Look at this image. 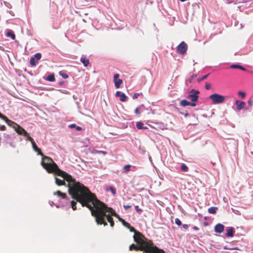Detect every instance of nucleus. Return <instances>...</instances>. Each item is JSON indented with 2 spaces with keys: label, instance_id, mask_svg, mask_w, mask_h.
<instances>
[{
  "label": "nucleus",
  "instance_id": "f257e3e1",
  "mask_svg": "<svg viewBox=\"0 0 253 253\" xmlns=\"http://www.w3.org/2000/svg\"><path fill=\"white\" fill-rule=\"evenodd\" d=\"M83 194L78 192V194L81 197V200H76L80 203L83 207H86L90 210L92 216L95 217L96 222L98 224H103L104 226L107 225L105 221V218L106 217L107 221L110 223V226L112 227L114 226V222L113 218L109 214H106L107 212H110L112 215L118 216L115 211L107 207L106 205L97 199L95 194L91 193L90 190L85 186L83 188Z\"/></svg>",
  "mask_w": 253,
  "mask_h": 253
},
{
  "label": "nucleus",
  "instance_id": "f03ea898",
  "mask_svg": "<svg viewBox=\"0 0 253 253\" xmlns=\"http://www.w3.org/2000/svg\"><path fill=\"white\" fill-rule=\"evenodd\" d=\"M41 164L42 167L49 173H54L56 175L60 176L64 178L68 182L69 194L72 198L76 200H81V197L78 194V192L83 194V188L84 185L79 182L76 181L75 179L67 173L66 172L60 169L57 165L55 163L53 160L43 154Z\"/></svg>",
  "mask_w": 253,
  "mask_h": 253
},
{
  "label": "nucleus",
  "instance_id": "7ed1b4c3",
  "mask_svg": "<svg viewBox=\"0 0 253 253\" xmlns=\"http://www.w3.org/2000/svg\"><path fill=\"white\" fill-rule=\"evenodd\" d=\"M141 240L136 242L138 245L132 244L130 245L129 250L135 251H143L145 253H164V251L154 246L153 242L146 238H141Z\"/></svg>",
  "mask_w": 253,
  "mask_h": 253
},
{
  "label": "nucleus",
  "instance_id": "20e7f679",
  "mask_svg": "<svg viewBox=\"0 0 253 253\" xmlns=\"http://www.w3.org/2000/svg\"><path fill=\"white\" fill-rule=\"evenodd\" d=\"M213 104H220L224 102L225 97L222 95L214 93L209 96Z\"/></svg>",
  "mask_w": 253,
  "mask_h": 253
},
{
  "label": "nucleus",
  "instance_id": "39448f33",
  "mask_svg": "<svg viewBox=\"0 0 253 253\" xmlns=\"http://www.w3.org/2000/svg\"><path fill=\"white\" fill-rule=\"evenodd\" d=\"M126 227L129 229L130 232L134 233V235L133 237L135 242H138V241L141 240V238L144 239V237H145L142 234L136 231L135 228L131 226L129 224H128V226H127Z\"/></svg>",
  "mask_w": 253,
  "mask_h": 253
},
{
  "label": "nucleus",
  "instance_id": "423d86ee",
  "mask_svg": "<svg viewBox=\"0 0 253 253\" xmlns=\"http://www.w3.org/2000/svg\"><path fill=\"white\" fill-rule=\"evenodd\" d=\"M199 93H200L199 91L192 89L190 91V94L188 95L187 98H188L191 100V101H192L191 103H196V102H197L198 100V98H199L198 94Z\"/></svg>",
  "mask_w": 253,
  "mask_h": 253
},
{
  "label": "nucleus",
  "instance_id": "0eeeda50",
  "mask_svg": "<svg viewBox=\"0 0 253 253\" xmlns=\"http://www.w3.org/2000/svg\"><path fill=\"white\" fill-rule=\"evenodd\" d=\"M187 50V45L184 42H182L177 47V51L178 53L183 54L185 53Z\"/></svg>",
  "mask_w": 253,
  "mask_h": 253
},
{
  "label": "nucleus",
  "instance_id": "6e6552de",
  "mask_svg": "<svg viewBox=\"0 0 253 253\" xmlns=\"http://www.w3.org/2000/svg\"><path fill=\"white\" fill-rule=\"evenodd\" d=\"M120 75L119 74H116L114 76V82L116 88H118L120 87L121 84L123 83V80L119 79Z\"/></svg>",
  "mask_w": 253,
  "mask_h": 253
},
{
  "label": "nucleus",
  "instance_id": "1a4fd4ad",
  "mask_svg": "<svg viewBox=\"0 0 253 253\" xmlns=\"http://www.w3.org/2000/svg\"><path fill=\"white\" fill-rule=\"evenodd\" d=\"M15 129L17 133L20 135H23L24 136H27L28 135V132L18 125H16V127L15 128Z\"/></svg>",
  "mask_w": 253,
  "mask_h": 253
},
{
  "label": "nucleus",
  "instance_id": "9d476101",
  "mask_svg": "<svg viewBox=\"0 0 253 253\" xmlns=\"http://www.w3.org/2000/svg\"><path fill=\"white\" fill-rule=\"evenodd\" d=\"M116 96L117 97H120V100L122 102H125L127 99V96L124 93L120 91H117L116 93Z\"/></svg>",
  "mask_w": 253,
  "mask_h": 253
},
{
  "label": "nucleus",
  "instance_id": "9b49d317",
  "mask_svg": "<svg viewBox=\"0 0 253 253\" xmlns=\"http://www.w3.org/2000/svg\"><path fill=\"white\" fill-rule=\"evenodd\" d=\"M180 106L182 107H186L187 106H191L193 107H195L196 105V104L195 103H191L190 102L188 101L186 99H183L180 102Z\"/></svg>",
  "mask_w": 253,
  "mask_h": 253
},
{
  "label": "nucleus",
  "instance_id": "f8f14e48",
  "mask_svg": "<svg viewBox=\"0 0 253 253\" xmlns=\"http://www.w3.org/2000/svg\"><path fill=\"white\" fill-rule=\"evenodd\" d=\"M224 226L220 223L216 224L214 227V231L216 233H221L224 231Z\"/></svg>",
  "mask_w": 253,
  "mask_h": 253
},
{
  "label": "nucleus",
  "instance_id": "ddd939ff",
  "mask_svg": "<svg viewBox=\"0 0 253 253\" xmlns=\"http://www.w3.org/2000/svg\"><path fill=\"white\" fill-rule=\"evenodd\" d=\"M55 183L58 186H62V185H65L66 186V184L65 182L64 181V180H66L64 178V180L60 179L56 177H55ZM68 185V184H67ZM67 186L69 188L68 185Z\"/></svg>",
  "mask_w": 253,
  "mask_h": 253
},
{
  "label": "nucleus",
  "instance_id": "4468645a",
  "mask_svg": "<svg viewBox=\"0 0 253 253\" xmlns=\"http://www.w3.org/2000/svg\"><path fill=\"white\" fill-rule=\"evenodd\" d=\"M32 145L33 149L35 151L37 152L38 155H39L41 156H43V154L41 151V150L39 148H38V147L37 146V145H36L35 142Z\"/></svg>",
  "mask_w": 253,
  "mask_h": 253
},
{
  "label": "nucleus",
  "instance_id": "2eb2a0df",
  "mask_svg": "<svg viewBox=\"0 0 253 253\" xmlns=\"http://www.w3.org/2000/svg\"><path fill=\"white\" fill-rule=\"evenodd\" d=\"M234 231L233 228L229 227L227 230V233L226 234V236H227L228 237H232L234 236Z\"/></svg>",
  "mask_w": 253,
  "mask_h": 253
},
{
  "label": "nucleus",
  "instance_id": "dca6fc26",
  "mask_svg": "<svg viewBox=\"0 0 253 253\" xmlns=\"http://www.w3.org/2000/svg\"><path fill=\"white\" fill-rule=\"evenodd\" d=\"M54 195H57L58 196L61 197L62 199H66L67 198V195L66 193H62L60 191H57L54 193Z\"/></svg>",
  "mask_w": 253,
  "mask_h": 253
},
{
  "label": "nucleus",
  "instance_id": "f3484780",
  "mask_svg": "<svg viewBox=\"0 0 253 253\" xmlns=\"http://www.w3.org/2000/svg\"><path fill=\"white\" fill-rule=\"evenodd\" d=\"M81 62L84 64V67H87L89 64V59L85 58V57H81Z\"/></svg>",
  "mask_w": 253,
  "mask_h": 253
},
{
  "label": "nucleus",
  "instance_id": "a211bd4d",
  "mask_svg": "<svg viewBox=\"0 0 253 253\" xmlns=\"http://www.w3.org/2000/svg\"><path fill=\"white\" fill-rule=\"evenodd\" d=\"M236 104L237 105V109L241 110L244 107L245 103L243 101H236Z\"/></svg>",
  "mask_w": 253,
  "mask_h": 253
},
{
  "label": "nucleus",
  "instance_id": "6ab92c4d",
  "mask_svg": "<svg viewBox=\"0 0 253 253\" xmlns=\"http://www.w3.org/2000/svg\"><path fill=\"white\" fill-rule=\"evenodd\" d=\"M136 127L138 129H147V127L146 126H144V124L143 123L141 122H137L136 123Z\"/></svg>",
  "mask_w": 253,
  "mask_h": 253
},
{
  "label": "nucleus",
  "instance_id": "aec40b11",
  "mask_svg": "<svg viewBox=\"0 0 253 253\" xmlns=\"http://www.w3.org/2000/svg\"><path fill=\"white\" fill-rule=\"evenodd\" d=\"M218 208L215 207H212L208 209V212L210 213L214 214L216 212Z\"/></svg>",
  "mask_w": 253,
  "mask_h": 253
},
{
  "label": "nucleus",
  "instance_id": "412c9836",
  "mask_svg": "<svg viewBox=\"0 0 253 253\" xmlns=\"http://www.w3.org/2000/svg\"><path fill=\"white\" fill-rule=\"evenodd\" d=\"M231 68L233 69H240L243 71H246V69L243 67L242 66L236 65V64H233L231 66Z\"/></svg>",
  "mask_w": 253,
  "mask_h": 253
},
{
  "label": "nucleus",
  "instance_id": "4be33fe9",
  "mask_svg": "<svg viewBox=\"0 0 253 253\" xmlns=\"http://www.w3.org/2000/svg\"><path fill=\"white\" fill-rule=\"evenodd\" d=\"M46 80L49 81V82H54L55 80V78L54 77V75L53 74H50L48 75L46 79Z\"/></svg>",
  "mask_w": 253,
  "mask_h": 253
},
{
  "label": "nucleus",
  "instance_id": "5701e85b",
  "mask_svg": "<svg viewBox=\"0 0 253 253\" xmlns=\"http://www.w3.org/2000/svg\"><path fill=\"white\" fill-rule=\"evenodd\" d=\"M117 217L118 218L119 220L122 223L124 226L125 227L128 226L129 223L126 222L124 219L120 217L119 215L117 216Z\"/></svg>",
  "mask_w": 253,
  "mask_h": 253
},
{
  "label": "nucleus",
  "instance_id": "b1692460",
  "mask_svg": "<svg viewBox=\"0 0 253 253\" xmlns=\"http://www.w3.org/2000/svg\"><path fill=\"white\" fill-rule=\"evenodd\" d=\"M6 36L7 37H11L12 40H14L15 39V35L12 32L9 31L7 32Z\"/></svg>",
  "mask_w": 253,
  "mask_h": 253
},
{
  "label": "nucleus",
  "instance_id": "393cba45",
  "mask_svg": "<svg viewBox=\"0 0 253 253\" xmlns=\"http://www.w3.org/2000/svg\"><path fill=\"white\" fill-rule=\"evenodd\" d=\"M38 61L37 60H36L35 59V58H34V57H32L30 59V64L32 66H34L36 65Z\"/></svg>",
  "mask_w": 253,
  "mask_h": 253
},
{
  "label": "nucleus",
  "instance_id": "a878e982",
  "mask_svg": "<svg viewBox=\"0 0 253 253\" xmlns=\"http://www.w3.org/2000/svg\"><path fill=\"white\" fill-rule=\"evenodd\" d=\"M181 169L183 171L186 172L188 170V168L185 164H182L181 166Z\"/></svg>",
  "mask_w": 253,
  "mask_h": 253
},
{
  "label": "nucleus",
  "instance_id": "bb28decb",
  "mask_svg": "<svg viewBox=\"0 0 253 253\" xmlns=\"http://www.w3.org/2000/svg\"><path fill=\"white\" fill-rule=\"evenodd\" d=\"M59 74L61 76H62L64 79H67L68 78V75L64 73L63 71H60L59 72Z\"/></svg>",
  "mask_w": 253,
  "mask_h": 253
},
{
  "label": "nucleus",
  "instance_id": "cd10ccee",
  "mask_svg": "<svg viewBox=\"0 0 253 253\" xmlns=\"http://www.w3.org/2000/svg\"><path fill=\"white\" fill-rule=\"evenodd\" d=\"M76 204H77L76 202H75L74 201H72L71 202V207H72V209L74 211H75L77 209Z\"/></svg>",
  "mask_w": 253,
  "mask_h": 253
},
{
  "label": "nucleus",
  "instance_id": "c85d7f7f",
  "mask_svg": "<svg viewBox=\"0 0 253 253\" xmlns=\"http://www.w3.org/2000/svg\"><path fill=\"white\" fill-rule=\"evenodd\" d=\"M110 190L114 195H115L116 194V190L114 188V187L110 186L109 188L107 189V190Z\"/></svg>",
  "mask_w": 253,
  "mask_h": 253
},
{
  "label": "nucleus",
  "instance_id": "c756f323",
  "mask_svg": "<svg viewBox=\"0 0 253 253\" xmlns=\"http://www.w3.org/2000/svg\"><path fill=\"white\" fill-rule=\"evenodd\" d=\"M25 137H27V140H29L32 144H33V143H34L35 142L34 141V139H33V138H32L30 135L28 133V135L27 136H25Z\"/></svg>",
  "mask_w": 253,
  "mask_h": 253
},
{
  "label": "nucleus",
  "instance_id": "7c9ffc66",
  "mask_svg": "<svg viewBox=\"0 0 253 253\" xmlns=\"http://www.w3.org/2000/svg\"><path fill=\"white\" fill-rule=\"evenodd\" d=\"M41 57H42L41 54L40 53H37L35 54L34 58H35V59L36 60H37V61H38L41 58Z\"/></svg>",
  "mask_w": 253,
  "mask_h": 253
},
{
  "label": "nucleus",
  "instance_id": "2f4dec72",
  "mask_svg": "<svg viewBox=\"0 0 253 253\" xmlns=\"http://www.w3.org/2000/svg\"><path fill=\"white\" fill-rule=\"evenodd\" d=\"M5 122L9 126H11L12 124H15V125H17L16 123H15L14 122H12V121L9 120L8 119V121L5 120Z\"/></svg>",
  "mask_w": 253,
  "mask_h": 253
},
{
  "label": "nucleus",
  "instance_id": "473e14b6",
  "mask_svg": "<svg viewBox=\"0 0 253 253\" xmlns=\"http://www.w3.org/2000/svg\"><path fill=\"white\" fill-rule=\"evenodd\" d=\"M209 74L206 75H205V76H203L201 78H199V79H198V80H198V82H200L201 81H203V80H204L206 79L208 77V76H209Z\"/></svg>",
  "mask_w": 253,
  "mask_h": 253
},
{
  "label": "nucleus",
  "instance_id": "72a5a7b5",
  "mask_svg": "<svg viewBox=\"0 0 253 253\" xmlns=\"http://www.w3.org/2000/svg\"><path fill=\"white\" fill-rule=\"evenodd\" d=\"M131 166L130 165H127L124 166V169L126 170V172H128L130 170V168Z\"/></svg>",
  "mask_w": 253,
  "mask_h": 253
},
{
  "label": "nucleus",
  "instance_id": "f704fd0d",
  "mask_svg": "<svg viewBox=\"0 0 253 253\" xmlns=\"http://www.w3.org/2000/svg\"><path fill=\"white\" fill-rule=\"evenodd\" d=\"M175 222L178 226H180L181 225V222L179 218H175Z\"/></svg>",
  "mask_w": 253,
  "mask_h": 253
},
{
  "label": "nucleus",
  "instance_id": "c9c22d12",
  "mask_svg": "<svg viewBox=\"0 0 253 253\" xmlns=\"http://www.w3.org/2000/svg\"><path fill=\"white\" fill-rule=\"evenodd\" d=\"M205 88L207 90H209L211 88V84L210 83H206Z\"/></svg>",
  "mask_w": 253,
  "mask_h": 253
},
{
  "label": "nucleus",
  "instance_id": "e433bc0d",
  "mask_svg": "<svg viewBox=\"0 0 253 253\" xmlns=\"http://www.w3.org/2000/svg\"><path fill=\"white\" fill-rule=\"evenodd\" d=\"M0 118H1V119H2L3 120H4L5 121V120H7L8 121V118L4 116L2 114H1V113H0Z\"/></svg>",
  "mask_w": 253,
  "mask_h": 253
},
{
  "label": "nucleus",
  "instance_id": "4c0bfd02",
  "mask_svg": "<svg viewBox=\"0 0 253 253\" xmlns=\"http://www.w3.org/2000/svg\"><path fill=\"white\" fill-rule=\"evenodd\" d=\"M197 77L196 75H193L191 76V77L189 79V81L190 83H192L193 80Z\"/></svg>",
  "mask_w": 253,
  "mask_h": 253
},
{
  "label": "nucleus",
  "instance_id": "58836bf2",
  "mask_svg": "<svg viewBox=\"0 0 253 253\" xmlns=\"http://www.w3.org/2000/svg\"><path fill=\"white\" fill-rule=\"evenodd\" d=\"M135 209L136 211L138 213H140L142 211V210L140 209L138 206H136L135 207Z\"/></svg>",
  "mask_w": 253,
  "mask_h": 253
},
{
  "label": "nucleus",
  "instance_id": "ea45409f",
  "mask_svg": "<svg viewBox=\"0 0 253 253\" xmlns=\"http://www.w3.org/2000/svg\"><path fill=\"white\" fill-rule=\"evenodd\" d=\"M238 94L240 96H242V97L243 98L245 97V95H246V94L245 92H242V91H239L238 92Z\"/></svg>",
  "mask_w": 253,
  "mask_h": 253
},
{
  "label": "nucleus",
  "instance_id": "a19ab883",
  "mask_svg": "<svg viewBox=\"0 0 253 253\" xmlns=\"http://www.w3.org/2000/svg\"><path fill=\"white\" fill-rule=\"evenodd\" d=\"M139 96V93H135L133 94V96H132V98L133 99H136L137 98V97Z\"/></svg>",
  "mask_w": 253,
  "mask_h": 253
},
{
  "label": "nucleus",
  "instance_id": "79ce46f5",
  "mask_svg": "<svg viewBox=\"0 0 253 253\" xmlns=\"http://www.w3.org/2000/svg\"><path fill=\"white\" fill-rule=\"evenodd\" d=\"M135 113L137 115H139L140 114V112L139 111V110L138 108H136L135 109Z\"/></svg>",
  "mask_w": 253,
  "mask_h": 253
},
{
  "label": "nucleus",
  "instance_id": "37998d69",
  "mask_svg": "<svg viewBox=\"0 0 253 253\" xmlns=\"http://www.w3.org/2000/svg\"><path fill=\"white\" fill-rule=\"evenodd\" d=\"M6 129V127L5 126L2 125L0 126V130L1 131L5 130Z\"/></svg>",
  "mask_w": 253,
  "mask_h": 253
},
{
  "label": "nucleus",
  "instance_id": "c03bdc74",
  "mask_svg": "<svg viewBox=\"0 0 253 253\" xmlns=\"http://www.w3.org/2000/svg\"><path fill=\"white\" fill-rule=\"evenodd\" d=\"M131 207V206H129V205H124V208L126 210H127L130 209Z\"/></svg>",
  "mask_w": 253,
  "mask_h": 253
},
{
  "label": "nucleus",
  "instance_id": "a18cd8bd",
  "mask_svg": "<svg viewBox=\"0 0 253 253\" xmlns=\"http://www.w3.org/2000/svg\"><path fill=\"white\" fill-rule=\"evenodd\" d=\"M182 227H183V228L184 229L187 230V229H188L189 226L187 224H184L182 225Z\"/></svg>",
  "mask_w": 253,
  "mask_h": 253
},
{
  "label": "nucleus",
  "instance_id": "49530a36",
  "mask_svg": "<svg viewBox=\"0 0 253 253\" xmlns=\"http://www.w3.org/2000/svg\"><path fill=\"white\" fill-rule=\"evenodd\" d=\"M75 126H76V125H75V124H71V125H70L69 126V127H70V128H74V127H75Z\"/></svg>",
  "mask_w": 253,
  "mask_h": 253
},
{
  "label": "nucleus",
  "instance_id": "de8ad7c7",
  "mask_svg": "<svg viewBox=\"0 0 253 253\" xmlns=\"http://www.w3.org/2000/svg\"><path fill=\"white\" fill-rule=\"evenodd\" d=\"M76 129L77 130H82V127H80V126H78L76 127Z\"/></svg>",
  "mask_w": 253,
  "mask_h": 253
},
{
  "label": "nucleus",
  "instance_id": "09e8293b",
  "mask_svg": "<svg viewBox=\"0 0 253 253\" xmlns=\"http://www.w3.org/2000/svg\"><path fill=\"white\" fill-rule=\"evenodd\" d=\"M193 229L195 230H199V228L197 226H194L193 227Z\"/></svg>",
  "mask_w": 253,
  "mask_h": 253
},
{
  "label": "nucleus",
  "instance_id": "8fccbe9b",
  "mask_svg": "<svg viewBox=\"0 0 253 253\" xmlns=\"http://www.w3.org/2000/svg\"><path fill=\"white\" fill-rule=\"evenodd\" d=\"M98 153H103V154H106V153H105V152H103V151H98Z\"/></svg>",
  "mask_w": 253,
  "mask_h": 253
},
{
  "label": "nucleus",
  "instance_id": "3c124183",
  "mask_svg": "<svg viewBox=\"0 0 253 253\" xmlns=\"http://www.w3.org/2000/svg\"><path fill=\"white\" fill-rule=\"evenodd\" d=\"M180 0L181 1H182V2H184V1H185L186 0Z\"/></svg>",
  "mask_w": 253,
  "mask_h": 253
},
{
  "label": "nucleus",
  "instance_id": "603ef678",
  "mask_svg": "<svg viewBox=\"0 0 253 253\" xmlns=\"http://www.w3.org/2000/svg\"><path fill=\"white\" fill-rule=\"evenodd\" d=\"M225 249H229L228 248H227L226 247H224Z\"/></svg>",
  "mask_w": 253,
  "mask_h": 253
},
{
  "label": "nucleus",
  "instance_id": "864d4df0",
  "mask_svg": "<svg viewBox=\"0 0 253 253\" xmlns=\"http://www.w3.org/2000/svg\"><path fill=\"white\" fill-rule=\"evenodd\" d=\"M60 84H63V83H62V82H61V83H60Z\"/></svg>",
  "mask_w": 253,
  "mask_h": 253
},
{
  "label": "nucleus",
  "instance_id": "5fc2aeb1",
  "mask_svg": "<svg viewBox=\"0 0 253 253\" xmlns=\"http://www.w3.org/2000/svg\"><path fill=\"white\" fill-rule=\"evenodd\" d=\"M164 253H165L164 252Z\"/></svg>",
  "mask_w": 253,
  "mask_h": 253
}]
</instances>
